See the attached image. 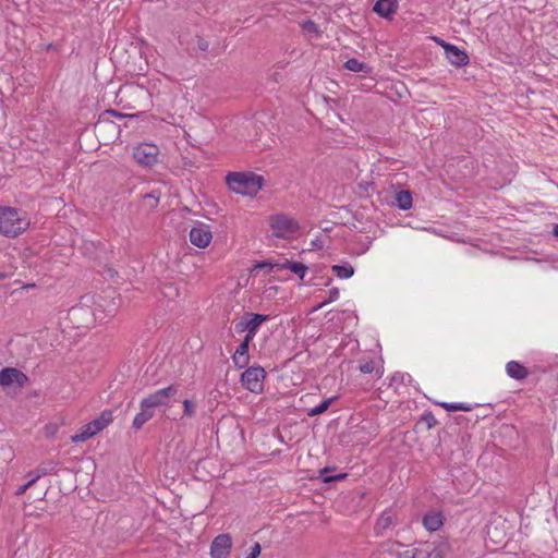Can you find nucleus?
Returning <instances> with one entry per match:
<instances>
[{
  "instance_id": "1",
  "label": "nucleus",
  "mask_w": 558,
  "mask_h": 558,
  "mask_svg": "<svg viewBox=\"0 0 558 558\" xmlns=\"http://www.w3.org/2000/svg\"><path fill=\"white\" fill-rule=\"evenodd\" d=\"M29 225L31 221L25 210L0 205V234L14 239L24 233Z\"/></svg>"
},
{
  "instance_id": "2",
  "label": "nucleus",
  "mask_w": 558,
  "mask_h": 558,
  "mask_svg": "<svg viewBox=\"0 0 558 558\" xmlns=\"http://www.w3.org/2000/svg\"><path fill=\"white\" fill-rule=\"evenodd\" d=\"M226 182L236 194L254 196L263 189L264 178L253 172H230Z\"/></svg>"
},
{
  "instance_id": "3",
  "label": "nucleus",
  "mask_w": 558,
  "mask_h": 558,
  "mask_svg": "<svg viewBox=\"0 0 558 558\" xmlns=\"http://www.w3.org/2000/svg\"><path fill=\"white\" fill-rule=\"evenodd\" d=\"M449 553L447 542L421 543L418 546L407 549L399 554L398 558H446Z\"/></svg>"
},
{
  "instance_id": "4",
  "label": "nucleus",
  "mask_w": 558,
  "mask_h": 558,
  "mask_svg": "<svg viewBox=\"0 0 558 558\" xmlns=\"http://www.w3.org/2000/svg\"><path fill=\"white\" fill-rule=\"evenodd\" d=\"M112 411L104 410L100 415L81 427L80 432L71 436L72 442H83L101 432L112 422Z\"/></svg>"
},
{
  "instance_id": "5",
  "label": "nucleus",
  "mask_w": 558,
  "mask_h": 558,
  "mask_svg": "<svg viewBox=\"0 0 558 558\" xmlns=\"http://www.w3.org/2000/svg\"><path fill=\"white\" fill-rule=\"evenodd\" d=\"M266 378L265 369L259 366H250L241 374V384L253 393H260Z\"/></svg>"
},
{
  "instance_id": "6",
  "label": "nucleus",
  "mask_w": 558,
  "mask_h": 558,
  "mask_svg": "<svg viewBox=\"0 0 558 558\" xmlns=\"http://www.w3.org/2000/svg\"><path fill=\"white\" fill-rule=\"evenodd\" d=\"M178 384H171L168 387L156 390L143 399L144 407L158 408L169 405L170 399L179 391Z\"/></svg>"
},
{
  "instance_id": "7",
  "label": "nucleus",
  "mask_w": 558,
  "mask_h": 558,
  "mask_svg": "<svg viewBox=\"0 0 558 558\" xmlns=\"http://www.w3.org/2000/svg\"><path fill=\"white\" fill-rule=\"evenodd\" d=\"M270 227L272 229V234L276 238H288L300 229L299 223L286 215H276L271 217Z\"/></svg>"
},
{
  "instance_id": "8",
  "label": "nucleus",
  "mask_w": 558,
  "mask_h": 558,
  "mask_svg": "<svg viewBox=\"0 0 558 558\" xmlns=\"http://www.w3.org/2000/svg\"><path fill=\"white\" fill-rule=\"evenodd\" d=\"M159 149L153 144H142L133 148L132 158L143 167H153L158 159Z\"/></svg>"
},
{
  "instance_id": "9",
  "label": "nucleus",
  "mask_w": 558,
  "mask_h": 558,
  "mask_svg": "<svg viewBox=\"0 0 558 558\" xmlns=\"http://www.w3.org/2000/svg\"><path fill=\"white\" fill-rule=\"evenodd\" d=\"M213 233L209 227L203 222H196L190 231V241L193 245L205 248L209 245Z\"/></svg>"
},
{
  "instance_id": "10",
  "label": "nucleus",
  "mask_w": 558,
  "mask_h": 558,
  "mask_svg": "<svg viewBox=\"0 0 558 558\" xmlns=\"http://www.w3.org/2000/svg\"><path fill=\"white\" fill-rule=\"evenodd\" d=\"M232 548V538L229 534L217 535L210 545L211 558H228Z\"/></svg>"
},
{
  "instance_id": "11",
  "label": "nucleus",
  "mask_w": 558,
  "mask_h": 558,
  "mask_svg": "<svg viewBox=\"0 0 558 558\" xmlns=\"http://www.w3.org/2000/svg\"><path fill=\"white\" fill-rule=\"evenodd\" d=\"M28 381V377L20 369L14 367H5L0 371V385L8 387L16 384L17 387H24Z\"/></svg>"
},
{
  "instance_id": "12",
  "label": "nucleus",
  "mask_w": 558,
  "mask_h": 558,
  "mask_svg": "<svg viewBox=\"0 0 558 558\" xmlns=\"http://www.w3.org/2000/svg\"><path fill=\"white\" fill-rule=\"evenodd\" d=\"M445 56L448 59V61L457 68L464 66L470 61L466 51L458 48L456 45L446 46Z\"/></svg>"
},
{
  "instance_id": "13",
  "label": "nucleus",
  "mask_w": 558,
  "mask_h": 558,
  "mask_svg": "<svg viewBox=\"0 0 558 558\" xmlns=\"http://www.w3.org/2000/svg\"><path fill=\"white\" fill-rule=\"evenodd\" d=\"M395 523V514L391 509L381 512L374 526L377 536H383L387 530L391 529Z\"/></svg>"
},
{
  "instance_id": "14",
  "label": "nucleus",
  "mask_w": 558,
  "mask_h": 558,
  "mask_svg": "<svg viewBox=\"0 0 558 558\" xmlns=\"http://www.w3.org/2000/svg\"><path fill=\"white\" fill-rule=\"evenodd\" d=\"M397 0H377L374 4L373 11L384 19H391L397 12Z\"/></svg>"
},
{
  "instance_id": "15",
  "label": "nucleus",
  "mask_w": 558,
  "mask_h": 558,
  "mask_svg": "<svg viewBox=\"0 0 558 558\" xmlns=\"http://www.w3.org/2000/svg\"><path fill=\"white\" fill-rule=\"evenodd\" d=\"M148 96V90L138 85L122 86L117 95V97L120 98V101H123L124 97L147 98Z\"/></svg>"
},
{
  "instance_id": "16",
  "label": "nucleus",
  "mask_w": 558,
  "mask_h": 558,
  "mask_svg": "<svg viewBox=\"0 0 558 558\" xmlns=\"http://www.w3.org/2000/svg\"><path fill=\"white\" fill-rule=\"evenodd\" d=\"M245 316L250 317L248 319H246L245 328H248V332H246V335H251L252 338L256 336L260 325L270 318L269 315L258 313H246Z\"/></svg>"
},
{
  "instance_id": "17",
  "label": "nucleus",
  "mask_w": 558,
  "mask_h": 558,
  "mask_svg": "<svg viewBox=\"0 0 558 558\" xmlns=\"http://www.w3.org/2000/svg\"><path fill=\"white\" fill-rule=\"evenodd\" d=\"M507 375L515 380H523L529 376L527 368L517 361H510L506 365Z\"/></svg>"
},
{
  "instance_id": "18",
  "label": "nucleus",
  "mask_w": 558,
  "mask_h": 558,
  "mask_svg": "<svg viewBox=\"0 0 558 558\" xmlns=\"http://www.w3.org/2000/svg\"><path fill=\"white\" fill-rule=\"evenodd\" d=\"M154 408L151 407H144L143 400L141 401V411L135 415L132 427L135 430H140L146 422L153 418L154 416Z\"/></svg>"
},
{
  "instance_id": "19",
  "label": "nucleus",
  "mask_w": 558,
  "mask_h": 558,
  "mask_svg": "<svg viewBox=\"0 0 558 558\" xmlns=\"http://www.w3.org/2000/svg\"><path fill=\"white\" fill-rule=\"evenodd\" d=\"M423 525L429 532H435L444 525L441 512H428L423 517Z\"/></svg>"
},
{
  "instance_id": "20",
  "label": "nucleus",
  "mask_w": 558,
  "mask_h": 558,
  "mask_svg": "<svg viewBox=\"0 0 558 558\" xmlns=\"http://www.w3.org/2000/svg\"><path fill=\"white\" fill-rule=\"evenodd\" d=\"M57 466L58 462L49 460L40 463L35 470L29 471L26 476L34 475L37 480H39L43 476L56 473Z\"/></svg>"
},
{
  "instance_id": "21",
  "label": "nucleus",
  "mask_w": 558,
  "mask_h": 558,
  "mask_svg": "<svg viewBox=\"0 0 558 558\" xmlns=\"http://www.w3.org/2000/svg\"><path fill=\"white\" fill-rule=\"evenodd\" d=\"M412 193L408 190H402L396 193L393 205L401 210H408L412 207Z\"/></svg>"
},
{
  "instance_id": "22",
  "label": "nucleus",
  "mask_w": 558,
  "mask_h": 558,
  "mask_svg": "<svg viewBox=\"0 0 558 558\" xmlns=\"http://www.w3.org/2000/svg\"><path fill=\"white\" fill-rule=\"evenodd\" d=\"M290 269L293 274H295L301 280L305 278L307 272V266L300 262L286 260L284 263H280L279 270Z\"/></svg>"
},
{
  "instance_id": "23",
  "label": "nucleus",
  "mask_w": 558,
  "mask_h": 558,
  "mask_svg": "<svg viewBox=\"0 0 558 558\" xmlns=\"http://www.w3.org/2000/svg\"><path fill=\"white\" fill-rule=\"evenodd\" d=\"M343 68L349 71L356 72V73L357 72H362L365 74L372 73V66H369L368 64H366L364 62L359 61L356 58L348 59L344 62Z\"/></svg>"
},
{
  "instance_id": "24",
  "label": "nucleus",
  "mask_w": 558,
  "mask_h": 558,
  "mask_svg": "<svg viewBox=\"0 0 558 558\" xmlns=\"http://www.w3.org/2000/svg\"><path fill=\"white\" fill-rule=\"evenodd\" d=\"M336 466H326L319 470V478L323 483H332L338 481H343L348 477V473L341 472L336 475H328L329 472L335 471Z\"/></svg>"
},
{
  "instance_id": "25",
  "label": "nucleus",
  "mask_w": 558,
  "mask_h": 558,
  "mask_svg": "<svg viewBox=\"0 0 558 558\" xmlns=\"http://www.w3.org/2000/svg\"><path fill=\"white\" fill-rule=\"evenodd\" d=\"M331 270L340 279H349L354 275V268L349 263L333 265Z\"/></svg>"
},
{
  "instance_id": "26",
  "label": "nucleus",
  "mask_w": 558,
  "mask_h": 558,
  "mask_svg": "<svg viewBox=\"0 0 558 558\" xmlns=\"http://www.w3.org/2000/svg\"><path fill=\"white\" fill-rule=\"evenodd\" d=\"M187 46L192 51L198 50L202 52H206L209 50V41L199 35H195L194 37H192L191 40L187 43Z\"/></svg>"
},
{
  "instance_id": "27",
  "label": "nucleus",
  "mask_w": 558,
  "mask_h": 558,
  "mask_svg": "<svg viewBox=\"0 0 558 558\" xmlns=\"http://www.w3.org/2000/svg\"><path fill=\"white\" fill-rule=\"evenodd\" d=\"M438 405L444 408L448 412H454V411H463V412H470L474 409L473 404L470 403H453V402H438Z\"/></svg>"
},
{
  "instance_id": "28",
  "label": "nucleus",
  "mask_w": 558,
  "mask_h": 558,
  "mask_svg": "<svg viewBox=\"0 0 558 558\" xmlns=\"http://www.w3.org/2000/svg\"><path fill=\"white\" fill-rule=\"evenodd\" d=\"M336 400V397L328 398L324 401H322L318 405L308 410L307 415L308 416H316L319 415L328 410V408L331 405V403Z\"/></svg>"
},
{
  "instance_id": "29",
  "label": "nucleus",
  "mask_w": 558,
  "mask_h": 558,
  "mask_svg": "<svg viewBox=\"0 0 558 558\" xmlns=\"http://www.w3.org/2000/svg\"><path fill=\"white\" fill-rule=\"evenodd\" d=\"M232 360H233L234 366L236 368L241 369V368H244L247 366V364L250 362V354H241V353L234 352Z\"/></svg>"
},
{
  "instance_id": "30",
  "label": "nucleus",
  "mask_w": 558,
  "mask_h": 558,
  "mask_svg": "<svg viewBox=\"0 0 558 558\" xmlns=\"http://www.w3.org/2000/svg\"><path fill=\"white\" fill-rule=\"evenodd\" d=\"M301 28L303 32L308 34H314L316 37L320 36V31L315 22L312 20H306L301 24Z\"/></svg>"
},
{
  "instance_id": "31",
  "label": "nucleus",
  "mask_w": 558,
  "mask_h": 558,
  "mask_svg": "<svg viewBox=\"0 0 558 558\" xmlns=\"http://www.w3.org/2000/svg\"><path fill=\"white\" fill-rule=\"evenodd\" d=\"M280 268V263H271V262H268V260H262V262H258L254 265V270H257V269H267V272H271L274 270H279Z\"/></svg>"
},
{
  "instance_id": "32",
  "label": "nucleus",
  "mask_w": 558,
  "mask_h": 558,
  "mask_svg": "<svg viewBox=\"0 0 558 558\" xmlns=\"http://www.w3.org/2000/svg\"><path fill=\"white\" fill-rule=\"evenodd\" d=\"M253 339L254 338H252L251 335H245L244 339L239 344L235 352L241 353V354H248L250 343L253 341Z\"/></svg>"
},
{
  "instance_id": "33",
  "label": "nucleus",
  "mask_w": 558,
  "mask_h": 558,
  "mask_svg": "<svg viewBox=\"0 0 558 558\" xmlns=\"http://www.w3.org/2000/svg\"><path fill=\"white\" fill-rule=\"evenodd\" d=\"M196 404L192 400L183 401V415L187 417H193L195 415Z\"/></svg>"
},
{
  "instance_id": "34",
  "label": "nucleus",
  "mask_w": 558,
  "mask_h": 558,
  "mask_svg": "<svg viewBox=\"0 0 558 558\" xmlns=\"http://www.w3.org/2000/svg\"><path fill=\"white\" fill-rule=\"evenodd\" d=\"M421 421L426 424L427 429H432L438 424V421L432 412L423 414Z\"/></svg>"
},
{
  "instance_id": "35",
  "label": "nucleus",
  "mask_w": 558,
  "mask_h": 558,
  "mask_svg": "<svg viewBox=\"0 0 558 558\" xmlns=\"http://www.w3.org/2000/svg\"><path fill=\"white\" fill-rule=\"evenodd\" d=\"M359 369L363 374H371L375 369V364L373 360L365 361L359 365Z\"/></svg>"
},
{
  "instance_id": "36",
  "label": "nucleus",
  "mask_w": 558,
  "mask_h": 558,
  "mask_svg": "<svg viewBox=\"0 0 558 558\" xmlns=\"http://www.w3.org/2000/svg\"><path fill=\"white\" fill-rule=\"evenodd\" d=\"M339 289L338 288H332L328 291V299L323 302V304H320L319 307H322L323 305L327 304V303H330V302H335L338 300L339 298Z\"/></svg>"
},
{
  "instance_id": "37",
  "label": "nucleus",
  "mask_w": 558,
  "mask_h": 558,
  "mask_svg": "<svg viewBox=\"0 0 558 558\" xmlns=\"http://www.w3.org/2000/svg\"><path fill=\"white\" fill-rule=\"evenodd\" d=\"M262 546L258 542H256L252 547L250 553L246 555L245 558H257L260 555Z\"/></svg>"
},
{
  "instance_id": "38",
  "label": "nucleus",
  "mask_w": 558,
  "mask_h": 558,
  "mask_svg": "<svg viewBox=\"0 0 558 558\" xmlns=\"http://www.w3.org/2000/svg\"><path fill=\"white\" fill-rule=\"evenodd\" d=\"M104 116H111V117H117V118H126V117L134 118L135 117V114H124V113L118 112L113 109L106 110L104 112Z\"/></svg>"
},
{
  "instance_id": "39",
  "label": "nucleus",
  "mask_w": 558,
  "mask_h": 558,
  "mask_svg": "<svg viewBox=\"0 0 558 558\" xmlns=\"http://www.w3.org/2000/svg\"><path fill=\"white\" fill-rule=\"evenodd\" d=\"M104 116H111V117H117V118H126V117L134 118L135 117V114H124V113L118 112L113 109L106 110L104 112Z\"/></svg>"
},
{
  "instance_id": "40",
  "label": "nucleus",
  "mask_w": 558,
  "mask_h": 558,
  "mask_svg": "<svg viewBox=\"0 0 558 558\" xmlns=\"http://www.w3.org/2000/svg\"><path fill=\"white\" fill-rule=\"evenodd\" d=\"M246 317L247 316L244 315L242 317V319L239 323L235 324V330L238 332H243V331L248 332V328H244V327H246V319H245Z\"/></svg>"
},
{
  "instance_id": "41",
  "label": "nucleus",
  "mask_w": 558,
  "mask_h": 558,
  "mask_svg": "<svg viewBox=\"0 0 558 558\" xmlns=\"http://www.w3.org/2000/svg\"><path fill=\"white\" fill-rule=\"evenodd\" d=\"M434 40L444 48V50L446 51V46H452V44H449L447 41H445L444 39L441 38H438V37H434Z\"/></svg>"
},
{
  "instance_id": "42",
  "label": "nucleus",
  "mask_w": 558,
  "mask_h": 558,
  "mask_svg": "<svg viewBox=\"0 0 558 558\" xmlns=\"http://www.w3.org/2000/svg\"><path fill=\"white\" fill-rule=\"evenodd\" d=\"M27 489H28V485H25V484H24V485L20 486V487L16 489L15 495H16V496H21V495L25 494V492H26Z\"/></svg>"
},
{
  "instance_id": "43",
  "label": "nucleus",
  "mask_w": 558,
  "mask_h": 558,
  "mask_svg": "<svg viewBox=\"0 0 558 558\" xmlns=\"http://www.w3.org/2000/svg\"><path fill=\"white\" fill-rule=\"evenodd\" d=\"M144 198H153V199L155 201V204L153 205V207H156V206H157V204H158V202H159V197H158V196H156V195L154 194V192H153V193H149V194H146V195L144 196Z\"/></svg>"
},
{
  "instance_id": "44",
  "label": "nucleus",
  "mask_w": 558,
  "mask_h": 558,
  "mask_svg": "<svg viewBox=\"0 0 558 558\" xmlns=\"http://www.w3.org/2000/svg\"><path fill=\"white\" fill-rule=\"evenodd\" d=\"M28 477H29V480H28V482H26V483H25V485H28V488H29V487H32V486H33V485H34L38 480H37L34 475L28 476Z\"/></svg>"
},
{
  "instance_id": "45",
  "label": "nucleus",
  "mask_w": 558,
  "mask_h": 558,
  "mask_svg": "<svg viewBox=\"0 0 558 558\" xmlns=\"http://www.w3.org/2000/svg\"><path fill=\"white\" fill-rule=\"evenodd\" d=\"M553 234H554V236H556L558 239V223L555 225V227L553 229Z\"/></svg>"
},
{
  "instance_id": "46",
  "label": "nucleus",
  "mask_w": 558,
  "mask_h": 558,
  "mask_svg": "<svg viewBox=\"0 0 558 558\" xmlns=\"http://www.w3.org/2000/svg\"><path fill=\"white\" fill-rule=\"evenodd\" d=\"M7 278H8L7 272H4V271H0V281H1V280H4V279H7Z\"/></svg>"
},
{
  "instance_id": "47",
  "label": "nucleus",
  "mask_w": 558,
  "mask_h": 558,
  "mask_svg": "<svg viewBox=\"0 0 558 558\" xmlns=\"http://www.w3.org/2000/svg\"><path fill=\"white\" fill-rule=\"evenodd\" d=\"M104 119H99L98 123H97V126L101 125L104 123Z\"/></svg>"
},
{
  "instance_id": "48",
  "label": "nucleus",
  "mask_w": 558,
  "mask_h": 558,
  "mask_svg": "<svg viewBox=\"0 0 558 558\" xmlns=\"http://www.w3.org/2000/svg\"><path fill=\"white\" fill-rule=\"evenodd\" d=\"M125 108H129V109H132V108H135V106H130V105H126L124 106Z\"/></svg>"
}]
</instances>
